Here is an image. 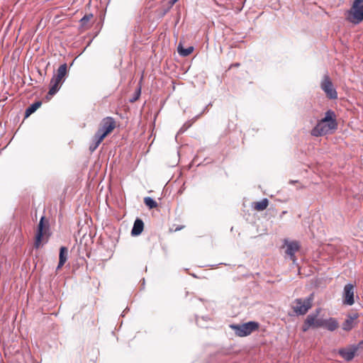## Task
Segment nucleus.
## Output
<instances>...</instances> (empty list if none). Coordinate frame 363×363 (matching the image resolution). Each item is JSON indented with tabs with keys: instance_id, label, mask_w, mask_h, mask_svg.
<instances>
[{
	"instance_id": "423d86ee",
	"label": "nucleus",
	"mask_w": 363,
	"mask_h": 363,
	"mask_svg": "<svg viewBox=\"0 0 363 363\" xmlns=\"http://www.w3.org/2000/svg\"><path fill=\"white\" fill-rule=\"evenodd\" d=\"M313 299V294H311L309 297L301 299L297 298L293 303L294 311L297 315H304L312 307V302Z\"/></svg>"
},
{
	"instance_id": "412c9836",
	"label": "nucleus",
	"mask_w": 363,
	"mask_h": 363,
	"mask_svg": "<svg viewBox=\"0 0 363 363\" xmlns=\"http://www.w3.org/2000/svg\"><path fill=\"white\" fill-rule=\"evenodd\" d=\"M41 101H36L31 104L26 111V116H28L34 113L41 106Z\"/></svg>"
},
{
	"instance_id": "4be33fe9",
	"label": "nucleus",
	"mask_w": 363,
	"mask_h": 363,
	"mask_svg": "<svg viewBox=\"0 0 363 363\" xmlns=\"http://www.w3.org/2000/svg\"><path fill=\"white\" fill-rule=\"evenodd\" d=\"M144 203L150 209L155 208L157 206V203L153 199L149 196L144 199Z\"/></svg>"
},
{
	"instance_id": "f3484780",
	"label": "nucleus",
	"mask_w": 363,
	"mask_h": 363,
	"mask_svg": "<svg viewBox=\"0 0 363 363\" xmlns=\"http://www.w3.org/2000/svg\"><path fill=\"white\" fill-rule=\"evenodd\" d=\"M67 64L65 63L59 67V68L57 70V74H55L53 77L64 82L65 77L67 75Z\"/></svg>"
},
{
	"instance_id": "1a4fd4ad",
	"label": "nucleus",
	"mask_w": 363,
	"mask_h": 363,
	"mask_svg": "<svg viewBox=\"0 0 363 363\" xmlns=\"http://www.w3.org/2000/svg\"><path fill=\"white\" fill-rule=\"evenodd\" d=\"M354 286L352 284L345 286L342 293V303L345 305L352 306L354 303Z\"/></svg>"
},
{
	"instance_id": "7ed1b4c3",
	"label": "nucleus",
	"mask_w": 363,
	"mask_h": 363,
	"mask_svg": "<svg viewBox=\"0 0 363 363\" xmlns=\"http://www.w3.org/2000/svg\"><path fill=\"white\" fill-rule=\"evenodd\" d=\"M347 18L354 24H359L363 21V0H354Z\"/></svg>"
},
{
	"instance_id": "5701e85b",
	"label": "nucleus",
	"mask_w": 363,
	"mask_h": 363,
	"mask_svg": "<svg viewBox=\"0 0 363 363\" xmlns=\"http://www.w3.org/2000/svg\"><path fill=\"white\" fill-rule=\"evenodd\" d=\"M167 2L168 8H172L178 0H165Z\"/></svg>"
},
{
	"instance_id": "0eeeda50",
	"label": "nucleus",
	"mask_w": 363,
	"mask_h": 363,
	"mask_svg": "<svg viewBox=\"0 0 363 363\" xmlns=\"http://www.w3.org/2000/svg\"><path fill=\"white\" fill-rule=\"evenodd\" d=\"M320 309L316 310V313L310 314L307 316L303 325V331H307L310 328H323L324 319L319 318L318 314Z\"/></svg>"
},
{
	"instance_id": "f257e3e1",
	"label": "nucleus",
	"mask_w": 363,
	"mask_h": 363,
	"mask_svg": "<svg viewBox=\"0 0 363 363\" xmlns=\"http://www.w3.org/2000/svg\"><path fill=\"white\" fill-rule=\"evenodd\" d=\"M337 128L336 115L332 110L325 112V116L312 129L311 135L319 137L333 133Z\"/></svg>"
},
{
	"instance_id": "4468645a",
	"label": "nucleus",
	"mask_w": 363,
	"mask_h": 363,
	"mask_svg": "<svg viewBox=\"0 0 363 363\" xmlns=\"http://www.w3.org/2000/svg\"><path fill=\"white\" fill-rule=\"evenodd\" d=\"M339 326L337 320L334 318L324 319L323 328H326L329 331H335Z\"/></svg>"
},
{
	"instance_id": "b1692460",
	"label": "nucleus",
	"mask_w": 363,
	"mask_h": 363,
	"mask_svg": "<svg viewBox=\"0 0 363 363\" xmlns=\"http://www.w3.org/2000/svg\"><path fill=\"white\" fill-rule=\"evenodd\" d=\"M183 228H184V226H183V225H182V226H179V227H177V228H175L174 231H178V230H180L183 229Z\"/></svg>"
},
{
	"instance_id": "a211bd4d",
	"label": "nucleus",
	"mask_w": 363,
	"mask_h": 363,
	"mask_svg": "<svg viewBox=\"0 0 363 363\" xmlns=\"http://www.w3.org/2000/svg\"><path fill=\"white\" fill-rule=\"evenodd\" d=\"M93 18V14H87L85 15L81 20H80V25L81 27L83 28L84 30H87L89 28H91L92 23H91V20Z\"/></svg>"
},
{
	"instance_id": "20e7f679",
	"label": "nucleus",
	"mask_w": 363,
	"mask_h": 363,
	"mask_svg": "<svg viewBox=\"0 0 363 363\" xmlns=\"http://www.w3.org/2000/svg\"><path fill=\"white\" fill-rule=\"evenodd\" d=\"M49 222L45 220V216H42L35 235L34 246L35 248L40 247L43 241L47 242L49 237Z\"/></svg>"
},
{
	"instance_id": "39448f33",
	"label": "nucleus",
	"mask_w": 363,
	"mask_h": 363,
	"mask_svg": "<svg viewBox=\"0 0 363 363\" xmlns=\"http://www.w3.org/2000/svg\"><path fill=\"white\" fill-rule=\"evenodd\" d=\"M230 328L235 331L236 335L245 337L257 330L259 328V324L255 321H250L243 324L231 325Z\"/></svg>"
},
{
	"instance_id": "9b49d317",
	"label": "nucleus",
	"mask_w": 363,
	"mask_h": 363,
	"mask_svg": "<svg viewBox=\"0 0 363 363\" xmlns=\"http://www.w3.org/2000/svg\"><path fill=\"white\" fill-rule=\"evenodd\" d=\"M357 348L352 346L347 348L341 349L339 350L340 356L347 361L352 359L355 355Z\"/></svg>"
},
{
	"instance_id": "f03ea898",
	"label": "nucleus",
	"mask_w": 363,
	"mask_h": 363,
	"mask_svg": "<svg viewBox=\"0 0 363 363\" xmlns=\"http://www.w3.org/2000/svg\"><path fill=\"white\" fill-rule=\"evenodd\" d=\"M116 127V122L112 117L108 116L102 119L99 128L93 138V143L89 146L91 152H94L104 140Z\"/></svg>"
},
{
	"instance_id": "ddd939ff",
	"label": "nucleus",
	"mask_w": 363,
	"mask_h": 363,
	"mask_svg": "<svg viewBox=\"0 0 363 363\" xmlns=\"http://www.w3.org/2000/svg\"><path fill=\"white\" fill-rule=\"evenodd\" d=\"M299 244L297 242L293 241L286 243V254L289 255L291 259L295 262V253L299 250Z\"/></svg>"
},
{
	"instance_id": "2eb2a0df",
	"label": "nucleus",
	"mask_w": 363,
	"mask_h": 363,
	"mask_svg": "<svg viewBox=\"0 0 363 363\" xmlns=\"http://www.w3.org/2000/svg\"><path fill=\"white\" fill-rule=\"evenodd\" d=\"M144 228V223L140 219L137 218L133 224V227L131 230V235L133 236H138L141 234Z\"/></svg>"
},
{
	"instance_id": "9d476101",
	"label": "nucleus",
	"mask_w": 363,
	"mask_h": 363,
	"mask_svg": "<svg viewBox=\"0 0 363 363\" xmlns=\"http://www.w3.org/2000/svg\"><path fill=\"white\" fill-rule=\"evenodd\" d=\"M359 315L357 313L349 314L347 318L342 325V328L345 331H350L357 324L356 320L358 318Z\"/></svg>"
},
{
	"instance_id": "6ab92c4d",
	"label": "nucleus",
	"mask_w": 363,
	"mask_h": 363,
	"mask_svg": "<svg viewBox=\"0 0 363 363\" xmlns=\"http://www.w3.org/2000/svg\"><path fill=\"white\" fill-rule=\"evenodd\" d=\"M269 205V201L267 199H263L262 200L257 202H254L252 206L255 210L257 211H262L265 210Z\"/></svg>"
},
{
	"instance_id": "aec40b11",
	"label": "nucleus",
	"mask_w": 363,
	"mask_h": 363,
	"mask_svg": "<svg viewBox=\"0 0 363 363\" xmlns=\"http://www.w3.org/2000/svg\"><path fill=\"white\" fill-rule=\"evenodd\" d=\"M178 53L182 57L189 56L194 51V47L189 46L187 48H184L182 44L180 43L177 48Z\"/></svg>"
},
{
	"instance_id": "6e6552de",
	"label": "nucleus",
	"mask_w": 363,
	"mask_h": 363,
	"mask_svg": "<svg viewBox=\"0 0 363 363\" xmlns=\"http://www.w3.org/2000/svg\"><path fill=\"white\" fill-rule=\"evenodd\" d=\"M321 89L324 91L327 96L331 99H335L337 97L336 90L328 75H325L320 84Z\"/></svg>"
},
{
	"instance_id": "f8f14e48",
	"label": "nucleus",
	"mask_w": 363,
	"mask_h": 363,
	"mask_svg": "<svg viewBox=\"0 0 363 363\" xmlns=\"http://www.w3.org/2000/svg\"><path fill=\"white\" fill-rule=\"evenodd\" d=\"M63 82V81L52 77L50 80V87L48 91V96L52 97L53 95H55L60 90Z\"/></svg>"
},
{
	"instance_id": "dca6fc26",
	"label": "nucleus",
	"mask_w": 363,
	"mask_h": 363,
	"mask_svg": "<svg viewBox=\"0 0 363 363\" xmlns=\"http://www.w3.org/2000/svg\"><path fill=\"white\" fill-rule=\"evenodd\" d=\"M67 248L66 247H61L60 249V255H59V263L57 267V269H60L66 262L67 259Z\"/></svg>"
}]
</instances>
